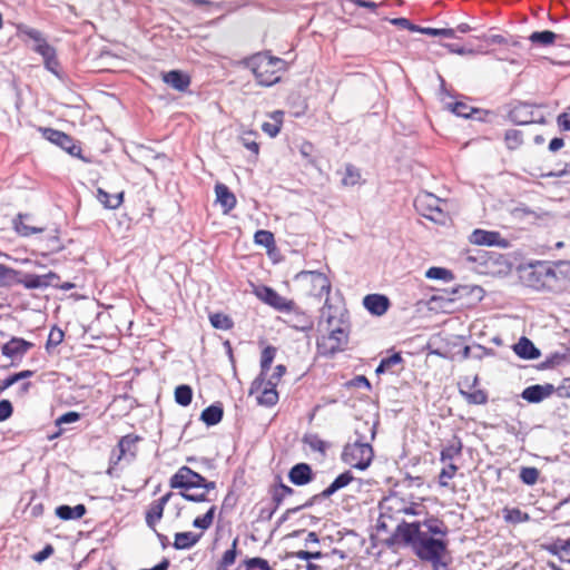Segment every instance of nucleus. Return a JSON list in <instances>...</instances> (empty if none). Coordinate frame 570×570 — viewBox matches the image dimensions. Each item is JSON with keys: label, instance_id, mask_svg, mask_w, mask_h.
<instances>
[{"label": "nucleus", "instance_id": "15", "mask_svg": "<svg viewBox=\"0 0 570 570\" xmlns=\"http://www.w3.org/2000/svg\"><path fill=\"white\" fill-rule=\"evenodd\" d=\"M173 495V492H168L149 505L146 512V523L149 528L155 530L156 523L163 518L165 505Z\"/></svg>", "mask_w": 570, "mask_h": 570}, {"label": "nucleus", "instance_id": "46", "mask_svg": "<svg viewBox=\"0 0 570 570\" xmlns=\"http://www.w3.org/2000/svg\"><path fill=\"white\" fill-rule=\"evenodd\" d=\"M458 471V466L453 463H445V466L441 470L439 474V484L441 487H449V481L453 479Z\"/></svg>", "mask_w": 570, "mask_h": 570}, {"label": "nucleus", "instance_id": "51", "mask_svg": "<svg viewBox=\"0 0 570 570\" xmlns=\"http://www.w3.org/2000/svg\"><path fill=\"white\" fill-rule=\"evenodd\" d=\"M305 443L313 450L325 454L328 444L315 434L305 436Z\"/></svg>", "mask_w": 570, "mask_h": 570}, {"label": "nucleus", "instance_id": "56", "mask_svg": "<svg viewBox=\"0 0 570 570\" xmlns=\"http://www.w3.org/2000/svg\"><path fill=\"white\" fill-rule=\"evenodd\" d=\"M56 515L61 520H75L73 507L66 504L59 505L56 508Z\"/></svg>", "mask_w": 570, "mask_h": 570}, {"label": "nucleus", "instance_id": "55", "mask_svg": "<svg viewBox=\"0 0 570 570\" xmlns=\"http://www.w3.org/2000/svg\"><path fill=\"white\" fill-rule=\"evenodd\" d=\"M285 372L286 367L284 365H276L275 367H273L272 364L271 370L268 371V375L266 377V382L275 381L277 385Z\"/></svg>", "mask_w": 570, "mask_h": 570}, {"label": "nucleus", "instance_id": "8", "mask_svg": "<svg viewBox=\"0 0 570 570\" xmlns=\"http://www.w3.org/2000/svg\"><path fill=\"white\" fill-rule=\"evenodd\" d=\"M42 137L69 155L86 160L79 144L68 134L53 128H39Z\"/></svg>", "mask_w": 570, "mask_h": 570}, {"label": "nucleus", "instance_id": "36", "mask_svg": "<svg viewBox=\"0 0 570 570\" xmlns=\"http://www.w3.org/2000/svg\"><path fill=\"white\" fill-rule=\"evenodd\" d=\"M209 322L216 330L229 331L234 327L232 317L220 312L209 314Z\"/></svg>", "mask_w": 570, "mask_h": 570}, {"label": "nucleus", "instance_id": "11", "mask_svg": "<svg viewBox=\"0 0 570 570\" xmlns=\"http://www.w3.org/2000/svg\"><path fill=\"white\" fill-rule=\"evenodd\" d=\"M469 242L479 246H498L507 247L508 240L504 239L499 232L474 229L469 236Z\"/></svg>", "mask_w": 570, "mask_h": 570}, {"label": "nucleus", "instance_id": "24", "mask_svg": "<svg viewBox=\"0 0 570 570\" xmlns=\"http://www.w3.org/2000/svg\"><path fill=\"white\" fill-rule=\"evenodd\" d=\"M269 117L272 118L271 121H265L262 124V130L269 136L271 138L276 137L283 127L284 122V111L282 110H275L272 114H269Z\"/></svg>", "mask_w": 570, "mask_h": 570}, {"label": "nucleus", "instance_id": "1", "mask_svg": "<svg viewBox=\"0 0 570 570\" xmlns=\"http://www.w3.org/2000/svg\"><path fill=\"white\" fill-rule=\"evenodd\" d=\"M522 284L538 292L558 293L570 284V262L537 261L519 269Z\"/></svg>", "mask_w": 570, "mask_h": 570}, {"label": "nucleus", "instance_id": "9", "mask_svg": "<svg viewBox=\"0 0 570 570\" xmlns=\"http://www.w3.org/2000/svg\"><path fill=\"white\" fill-rule=\"evenodd\" d=\"M253 293L259 301L274 307L277 311L294 312L297 308L294 301L287 299L286 297L279 295L274 288L269 286H255Z\"/></svg>", "mask_w": 570, "mask_h": 570}, {"label": "nucleus", "instance_id": "63", "mask_svg": "<svg viewBox=\"0 0 570 570\" xmlns=\"http://www.w3.org/2000/svg\"><path fill=\"white\" fill-rule=\"evenodd\" d=\"M391 22L395 26H399L403 29H406V30H410V31H416L419 32L420 30V27L419 26H415L413 24L409 19L406 18H395V19H392Z\"/></svg>", "mask_w": 570, "mask_h": 570}, {"label": "nucleus", "instance_id": "41", "mask_svg": "<svg viewBox=\"0 0 570 570\" xmlns=\"http://www.w3.org/2000/svg\"><path fill=\"white\" fill-rule=\"evenodd\" d=\"M503 517L507 522H511V523H522V522L530 520L529 514L521 511L518 508L503 509Z\"/></svg>", "mask_w": 570, "mask_h": 570}, {"label": "nucleus", "instance_id": "39", "mask_svg": "<svg viewBox=\"0 0 570 570\" xmlns=\"http://www.w3.org/2000/svg\"><path fill=\"white\" fill-rule=\"evenodd\" d=\"M548 551L558 556L561 560L570 554V539H557L549 547Z\"/></svg>", "mask_w": 570, "mask_h": 570}, {"label": "nucleus", "instance_id": "50", "mask_svg": "<svg viewBox=\"0 0 570 570\" xmlns=\"http://www.w3.org/2000/svg\"><path fill=\"white\" fill-rule=\"evenodd\" d=\"M299 154L302 155L303 158L306 159V161L309 165H315L316 164L315 146L311 141L304 140L299 145Z\"/></svg>", "mask_w": 570, "mask_h": 570}, {"label": "nucleus", "instance_id": "5", "mask_svg": "<svg viewBox=\"0 0 570 570\" xmlns=\"http://www.w3.org/2000/svg\"><path fill=\"white\" fill-rule=\"evenodd\" d=\"M169 487L180 489L179 494L187 501L205 502L209 491L216 488L214 481H207L203 475L184 465L170 478Z\"/></svg>", "mask_w": 570, "mask_h": 570}, {"label": "nucleus", "instance_id": "57", "mask_svg": "<svg viewBox=\"0 0 570 570\" xmlns=\"http://www.w3.org/2000/svg\"><path fill=\"white\" fill-rule=\"evenodd\" d=\"M79 419H80V414L78 412L70 411V412H67V413L60 415L56 420V424L57 425L69 424V423L77 422Z\"/></svg>", "mask_w": 570, "mask_h": 570}, {"label": "nucleus", "instance_id": "31", "mask_svg": "<svg viewBox=\"0 0 570 570\" xmlns=\"http://www.w3.org/2000/svg\"><path fill=\"white\" fill-rule=\"evenodd\" d=\"M503 139L509 150H518L524 142V132L519 129H508Z\"/></svg>", "mask_w": 570, "mask_h": 570}, {"label": "nucleus", "instance_id": "35", "mask_svg": "<svg viewBox=\"0 0 570 570\" xmlns=\"http://www.w3.org/2000/svg\"><path fill=\"white\" fill-rule=\"evenodd\" d=\"M422 532L426 533V535H441L444 537L446 534V527L444 523L438 519H429L421 523Z\"/></svg>", "mask_w": 570, "mask_h": 570}, {"label": "nucleus", "instance_id": "6", "mask_svg": "<svg viewBox=\"0 0 570 570\" xmlns=\"http://www.w3.org/2000/svg\"><path fill=\"white\" fill-rule=\"evenodd\" d=\"M274 358H262V371L257 379L252 383L249 395H254L261 405L272 406L278 401V393L276 391V382H266L268 371L271 370L272 361Z\"/></svg>", "mask_w": 570, "mask_h": 570}, {"label": "nucleus", "instance_id": "23", "mask_svg": "<svg viewBox=\"0 0 570 570\" xmlns=\"http://www.w3.org/2000/svg\"><path fill=\"white\" fill-rule=\"evenodd\" d=\"M462 441L459 436L453 435L450 440H448L446 444L441 450V461L443 463L452 462L456 456H460L462 453Z\"/></svg>", "mask_w": 570, "mask_h": 570}, {"label": "nucleus", "instance_id": "44", "mask_svg": "<svg viewBox=\"0 0 570 570\" xmlns=\"http://www.w3.org/2000/svg\"><path fill=\"white\" fill-rule=\"evenodd\" d=\"M539 470L534 466H523L520 471V479L527 485H533L539 479Z\"/></svg>", "mask_w": 570, "mask_h": 570}, {"label": "nucleus", "instance_id": "25", "mask_svg": "<svg viewBox=\"0 0 570 570\" xmlns=\"http://www.w3.org/2000/svg\"><path fill=\"white\" fill-rule=\"evenodd\" d=\"M202 538V533L177 532L175 534L174 548L177 550H187L194 547Z\"/></svg>", "mask_w": 570, "mask_h": 570}, {"label": "nucleus", "instance_id": "61", "mask_svg": "<svg viewBox=\"0 0 570 570\" xmlns=\"http://www.w3.org/2000/svg\"><path fill=\"white\" fill-rule=\"evenodd\" d=\"M19 30L24 33L28 38L35 40L38 43H41V41H46V39L42 37L41 32L37 29L32 28H21L19 27Z\"/></svg>", "mask_w": 570, "mask_h": 570}, {"label": "nucleus", "instance_id": "42", "mask_svg": "<svg viewBox=\"0 0 570 570\" xmlns=\"http://www.w3.org/2000/svg\"><path fill=\"white\" fill-rule=\"evenodd\" d=\"M215 512H216V507L212 505L204 515L197 517L193 521V525L195 528H198V529H202V530L209 529L212 527L213 522H214Z\"/></svg>", "mask_w": 570, "mask_h": 570}, {"label": "nucleus", "instance_id": "33", "mask_svg": "<svg viewBox=\"0 0 570 570\" xmlns=\"http://www.w3.org/2000/svg\"><path fill=\"white\" fill-rule=\"evenodd\" d=\"M65 333L59 327H52L49 332L47 342H46V351L49 354L59 353L60 351L57 347L63 342Z\"/></svg>", "mask_w": 570, "mask_h": 570}, {"label": "nucleus", "instance_id": "43", "mask_svg": "<svg viewBox=\"0 0 570 570\" xmlns=\"http://www.w3.org/2000/svg\"><path fill=\"white\" fill-rule=\"evenodd\" d=\"M419 32L432 37L453 38L455 36V30L452 28L420 27Z\"/></svg>", "mask_w": 570, "mask_h": 570}, {"label": "nucleus", "instance_id": "13", "mask_svg": "<svg viewBox=\"0 0 570 570\" xmlns=\"http://www.w3.org/2000/svg\"><path fill=\"white\" fill-rule=\"evenodd\" d=\"M161 79L168 87L179 92L187 91L191 83L190 76L181 70L163 72Z\"/></svg>", "mask_w": 570, "mask_h": 570}, {"label": "nucleus", "instance_id": "19", "mask_svg": "<svg viewBox=\"0 0 570 570\" xmlns=\"http://www.w3.org/2000/svg\"><path fill=\"white\" fill-rule=\"evenodd\" d=\"M216 202L223 208L224 214H228L236 207L237 200L230 189L222 183L215 185Z\"/></svg>", "mask_w": 570, "mask_h": 570}, {"label": "nucleus", "instance_id": "28", "mask_svg": "<svg viewBox=\"0 0 570 570\" xmlns=\"http://www.w3.org/2000/svg\"><path fill=\"white\" fill-rule=\"evenodd\" d=\"M559 36L550 30L534 31L529 36V40L532 45L539 47L553 46Z\"/></svg>", "mask_w": 570, "mask_h": 570}, {"label": "nucleus", "instance_id": "37", "mask_svg": "<svg viewBox=\"0 0 570 570\" xmlns=\"http://www.w3.org/2000/svg\"><path fill=\"white\" fill-rule=\"evenodd\" d=\"M361 171L352 164H347L342 175V185L345 187H352L361 181Z\"/></svg>", "mask_w": 570, "mask_h": 570}, {"label": "nucleus", "instance_id": "53", "mask_svg": "<svg viewBox=\"0 0 570 570\" xmlns=\"http://www.w3.org/2000/svg\"><path fill=\"white\" fill-rule=\"evenodd\" d=\"M293 493V489L285 485L279 484L277 488H275L273 493V500L276 502V505H279L281 502L288 495Z\"/></svg>", "mask_w": 570, "mask_h": 570}, {"label": "nucleus", "instance_id": "62", "mask_svg": "<svg viewBox=\"0 0 570 570\" xmlns=\"http://www.w3.org/2000/svg\"><path fill=\"white\" fill-rule=\"evenodd\" d=\"M19 30L24 33L28 38L35 40L38 43H41V41H46V39L42 37L41 32L37 29L32 28H21L19 27Z\"/></svg>", "mask_w": 570, "mask_h": 570}, {"label": "nucleus", "instance_id": "30", "mask_svg": "<svg viewBox=\"0 0 570 570\" xmlns=\"http://www.w3.org/2000/svg\"><path fill=\"white\" fill-rule=\"evenodd\" d=\"M97 198L108 209H116L121 206L124 202V193L111 196L109 193L99 188L97 190Z\"/></svg>", "mask_w": 570, "mask_h": 570}, {"label": "nucleus", "instance_id": "16", "mask_svg": "<svg viewBox=\"0 0 570 570\" xmlns=\"http://www.w3.org/2000/svg\"><path fill=\"white\" fill-rule=\"evenodd\" d=\"M554 393L552 384L531 385L523 390L521 396L529 403H539Z\"/></svg>", "mask_w": 570, "mask_h": 570}, {"label": "nucleus", "instance_id": "64", "mask_svg": "<svg viewBox=\"0 0 570 570\" xmlns=\"http://www.w3.org/2000/svg\"><path fill=\"white\" fill-rule=\"evenodd\" d=\"M554 392L560 397H570V377L563 379L562 383L554 387Z\"/></svg>", "mask_w": 570, "mask_h": 570}, {"label": "nucleus", "instance_id": "12", "mask_svg": "<svg viewBox=\"0 0 570 570\" xmlns=\"http://www.w3.org/2000/svg\"><path fill=\"white\" fill-rule=\"evenodd\" d=\"M38 250L42 256L59 253L63 249V243L58 230H51L37 240Z\"/></svg>", "mask_w": 570, "mask_h": 570}, {"label": "nucleus", "instance_id": "52", "mask_svg": "<svg viewBox=\"0 0 570 570\" xmlns=\"http://www.w3.org/2000/svg\"><path fill=\"white\" fill-rule=\"evenodd\" d=\"M478 383L479 377L476 374L462 376L458 382L460 394L475 389Z\"/></svg>", "mask_w": 570, "mask_h": 570}, {"label": "nucleus", "instance_id": "10", "mask_svg": "<svg viewBox=\"0 0 570 570\" xmlns=\"http://www.w3.org/2000/svg\"><path fill=\"white\" fill-rule=\"evenodd\" d=\"M415 207L422 216L436 224H445L449 219V214L440 207V199L430 194L417 197Z\"/></svg>", "mask_w": 570, "mask_h": 570}, {"label": "nucleus", "instance_id": "32", "mask_svg": "<svg viewBox=\"0 0 570 570\" xmlns=\"http://www.w3.org/2000/svg\"><path fill=\"white\" fill-rule=\"evenodd\" d=\"M223 414L224 412L220 405H210L202 412L200 420L212 426L222 421Z\"/></svg>", "mask_w": 570, "mask_h": 570}, {"label": "nucleus", "instance_id": "40", "mask_svg": "<svg viewBox=\"0 0 570 570\" xmlns=\"http://www.w3.org/2000/svg\"><path fill=\"white\" fill-rule=\"evenodd\" d=\"M193 400V390L189 385L183 384L175 389V401L181 406H188Z\"/></svg>", "mask_w": 570, "mask_h": 570}, {"label": "nucleus", "instance_id": "59", "mask_svg": "<svg viewBox=\"0 0 570 570\" xmlns=\"http://www.w3.org/2000/svg\"><path fill=\"white\" fill-rule=\"evenodd\" d=\"M403 358H382V362L376 367L375 373L381 374L390 370L393 365L400 364Z\"/></svg>", "mask_w": 570, "mask_h": 570}, {"label": "nucleus", "instance_id": "20", "mask_svg": "<svg viewBox=\"0 0 570 570\" xmlns=\"http://www.w3.org/2000/svg\"><path fill=\"white\" fill-rule=\"evenodd\" d=\"M139 440L140 438L134 434L122 436L118 442V455L115 463H119L122 458L127 456L132 460L136 456L137 442Z\"/></svg>", "mask_w": 570, "mask_h": 570}, {"label": "nucleus", "instance_id": "47", "mask_svg": "<svg viewBox=\"0 0 570 570\" xmlns=\"http://www.w3.org/2000/svg\"><path fill=\"white\" fill-rule=\"evenodd\" d=\"M425 276L430 279H442V281L453 279L452 272L444 267H430L426 271Z\"/></svg>", "mask_w": 570, "mask_h": 570}, {"label": "nucleus", "instance_id": "60", "mask_svg": "<svg viewBox=\"0 0 570 570\" xmlns=\"http://www.w3.org/2000/svg\"><path fill=\"white\" fill-rule=\"evenodd\" d=\"M350 387H365L366 390H371V384L368 380L364 375H357L351 381L346 383Z\"/></svg>", "mask_w": 570, "mask_h": 570}, {"label": "nucleus", "instance_id": "14", "mask_svg": "<svg viewBox=\"0 0 570 570\" xmlns=\"http://www.w3.org/2000/svg\"><path fill=\"white\" fill-rule=\"evenodd\" d=\"M36 344L21 337H12L2 346L3 356H19L35 353Z\"/></svg>", "mask_w": 570, "mask_h": 570}, {"label": "nucleus", "instance_id": "4", "mask_svg": "<svg viewBox=\"0 0 570 570\" xmlns=\"http://www.w3.org/2000/svg\"><path fill=\"white\" fill-rule=\"evenodd\" d=\"M256 82L263 87H271L281 81L282 76L287 70V62L269 51H263L252 55L244 61Z\"/></svg>", "mask_w": 570, "mask_h": 570}, {"label": "nucleus", "instance_id": "18", "mask_svg": "<svg viewBox=\"0 0 570 570\" xmlns=\"http://www.w3.org/2000/svg\"><path fill=\"white\" fill-rule=\"evenodd\" d=\"M364 307L373 315L381 316L390 307V301L385 295L368 294L363 299Z\"/></svg>", "mask_w": 570, "mask_h": 570}, {"label": "nucleus", "instance_id": "45", "mask_svg": "<svg viewBox=\"0 0 570 570\" xmlns=\"http://www.w3.org/2000/svg\"><path fill=\"white\" fill-rule=\"evenodd\" d=\"M470 404H484L488 401V395L483 390H471L461 394Z\"/></svg>", "mask_w": 570, "mask_h": 570}, {"label": "nucleus", "instance_id": "38", "mask_svg": "<svg viewBox=\"0 0 570 570\" xmlns=\"http://www.w3.org/2000/svg\"><path fill=\"white\" fill-rule=\"evenodd\" d=\"M237 544L238 539H234L230 549L226 550L217 563V570H227L228 567L233 566L237 558Z\"/></svg>", "mask_w": 570, "mask_h": 570}, {"label": "nucleus", "instance_id": "34", "mask_svg": "<svg viewBox=\"0 0 570 570\" xmlns=\"http://www.w3.org/2000/svg\"><path fill=\"white\" fill-rule=\"evenodd\" d=\"M254 243L265 247L268 253L276 248L274 234L266 229H259L254 234Z\"/></svg>", "mask_w": 570, "mask_h": 570}, {"label": "nucleus", "instance_id": "54", "mask_svg": "<svg viewBox=\"0 0 570 570\" xmlns=\"http://www.w3.org/2000/svg\"><path fill=\"white\" fill-rule=\"evenodd\" d=\"M35 51L37 53H39L43 60H46L47 58H50L51 56H53L56 52V49L49 45L47 41H41V43H38L36 47H35Z\"/></svg>", "mask_w": 570, "mask_h": 570}, {"label": "nucleus", "instance_id": "21", "mask_svg": "<svg viewBox=\"0 0 570 570\" xmlns=\"http://www.w3.org/2000/svg\"><path fill=\"white\" fill-rule=\"evenodd\" d=\"M301 276L307 278L317 288L316 296L321 297L323 294H330L331 283L325 274L321 272H303Z\"/></svg>", "mask_w": 570, "mask_h": 570}, {"label": "nucleus", "instance_id": "58", "mask_svg": "<svg viewBox=\"0 0 570 570\" xmlns=\"http://www.w3.org/2000/svg\"><path fill=\"white\" fill-rule=\"evenodd\" d=\"M13 413V407L10 401H0V422L8 420Z\"/></svg>", "mask_w": 570, "mask_h": 570}, {"label": "nucleus", "instance_id": "48", "mask_svg": "<svg viewBox=\"0 0 570 570\" xmlns=\"http://www.w3.org/2000/svg\"><path fill=\"white\" fill-rule=\"evenodd\" d=\"M452 111L463 118H470L473 116V114H479L480 110L474 109L473 107L469 106L465 102L458 101L452 106Z\"/></svg>", "mask_w": 570, "mask_h": 570}, {"label": "nucleus", "instance_id": "7", "mask_svg": "<svg viewBox=\"0 0 570 570\" xmlns=\"http://www.w3.org/2000/svg\"><path fill=\"white\" fill-rule=\"evenodd\" d=\"M333 317H327L328 333L317 341V351L321 356L333 355L345 351L348 344V332L344 326L332 327Z\"/></svg>", "mask_w": 570, "mask_h": 570}, {"label": "nucleus", "instance_id": "2", "mask_svg": "<svg viewBox=\"0 0 570 570\" xmlns=\"http://www.w3.org/2000/svg\"><path fill=\"white\" fill-rule=\"evenodd\" d=\"M396 535L412 548L420 560L430 562L434 570L445 566L443 557L446 552V542L423 533L421 522L400 523L396 528Z\"/></svg>", "mask_w": 570, "mask_h": 570}, {"label": "nucleus", "instance_id": "49", "mask_svg": "<svg viewBox=\"0 0 570 570\" xmlns=\"http://www.w3.org/2000/svg\"><path fill=\"white\" fill-rule=\"evenodd\" d=\"M293 557L296 558V559L306 560V561H309L312 559L324 561L325 559H330L331 558L330 554H323L320 551L313 552V551H306V550L295 551V552H293Z\"/></svg>", "mask_w": 570, "mask_h": 570}, {"label": "nucleus", "instance_id": "29", "mask_svg": "<svg viewBox=\"0 0 570 570\" xmlns=\"http://www.w3.org/2000/svg\"><path fill=\"white\" fill-rule=\"evenodd\" d=\"M517 356H540V351L525 336H522L518 343L513 345Z\"/></svg>", "mask_w": 570, "mask_h": 570}, {"label": "nucleus", "instance_id": "27", "mask_svg": "<svg viewBox=\"0 0 570 570\" xmlns=\"http://www.w3.org/2000/svg\"><path fill=\"white\" fill-rule=\"evenodd\" d=\"M353 480V475L350 471H345L340 474L322 493L321 497L326 499L333 495L336 491L348 485Z\"/></svg>", "mask_w": 570, "mask_h": 570}, {"label": "nucleus", "instance_id": "26", "mask_svg": "<svg viewBox=\"0 0 570 570\" xmlns=\"http://www.w3.org/2000/svg\"><path fill=\"white\" fill-rule=\"evenodd\" d=\"M257 136L258 134L255 130H245L239 136L240 144L250 151L254 160H257L261 150L259 142H257Z\"/></svg>", "mask_w": 570, "mask_h": 570}, {"label": "nucleus", "instance_id": "17", "mask_svg": "<svg viewBox=\"0 0 570 570\" xmlns=\"http://www.w3.org/2000/svg\"><path fill=\"white\" fill-rule=\"evenodd\" d=\"M30 220L31 216L29 214H18L12 222L14 232L22 237L45 232L43 227L31 225Z\"/></svg>", "mask_w": 570, "mask_h": 570}, {"label": "nucleus", "instance_id": "22", "mask_svg": "<svg viewBox=\"0 0 570 570\" xmlns=\"http://www.w3.org/2000/svg\"><path fill=\"white\" fill-rule=\"evenodd\" d=\"M312 469L307 463L295 464L288 473L291 482L295 485L307 484L312 480Z\"/></svg>", "mask_w": 570, "mask_h": 570}, {"label": "nucleus", "instance_id": "3", "mask_svg": "<svg viewBox=\"0 0 570 570\" xmlns=\"http://www.w3.org/2000/svg\"><path fill=\"white\" fill-rule=\"evenodd\" d=\"M357 436L354 442L347 443L341 454L342 461L361 471L366 470L374 458L371 441L375 438L374 425L368 422H361L355 429Z\"/></svg>", "mask_w": 570, "mask_h": 570}]
</instances>
